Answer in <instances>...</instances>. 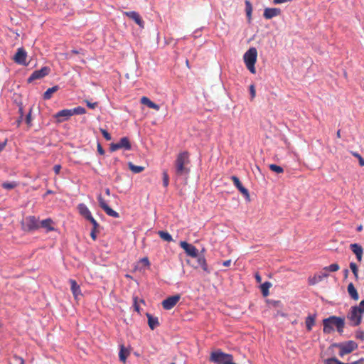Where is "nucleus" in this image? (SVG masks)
<instances>
[{"label":"nucleus","mask_w":364,"mask_h":364,"mask_svg":"<svg viewBox=\"0 0 364 364\" xmlns=\"http://www.w3.org/2000/svg\"><path fill=\"white\" fill-rule=\"evenodd\" d=\"M363 314L357 306H352L347 314V318L351 326H358L362 321Z\"/></svg>","instance_id":"nucleus-6"},{"label":"nucleus","mask_w":364,"mask_h":364,"mask_svg":"<svg viewBox=\"0 0 364 364\" xmlns=\"http://www.w3.org/2000/svg\"><path fill=\"white\" fill-rule=\"evenodd\" d=\"M358 344L353 341H348L342 343H333L331 347L339 349L338 355L343 357L345 355L349 354L358 348Z\"/></svg>","instance_id":"nucleus-3"},{"label":"nucleus","mask_w":364,"mask_h":364,"mask_svg":"<svg viewBox=\"0 0 364 364\" xmlns=\"http://www.w3.org/2000/svg\"><path fill=\"white\" fill-rule=\"evenodd\" d=\"M230 359H232L231 354L225 353L220 350H218L210 353L209 360L215 364H226Z\"/></svg>","instance_id":"nucleus-5"},{"label":"nucleus","mask_w":364,"mask_h":364,"mask_svg":"<svg viewBox=\"0 0 364 364\" xmlns=\"http://www.w3.org/2000/svg\"><path fill=\"white\" fill-rule=\"evenodd\" d=\"M145 265L149 266L150 263L147 257L142 258L141 260Z\"/></svg>","instance_id":"nucleus-53"},{"label":"nucleus","mask_w":364,"mask_h":364,"mask_svg":"<svg viewBox=\"0 0 364 364\" xmlns=\"http://www.w3.org/2000/svg\"><path fill=\"white\" fill-rule=\"evenodd\" d=\"M72 111H73V114H84L86 113V110L84 107H75L74 109H72Z\"/></svg>","instance_id":"nucleus-38"},{"label":"nucleus","mask_w":364,"mask_h":364,"mask_svg":"<svg viewBox=\"0 0 364 364\" xmlns=\"http://www.w3.org/2000/svg\"><path fill=\"white\" fill-rule=\"evenodd\" d=\"M344 274H345V277H348V269H345L344 270Z\"/></svg>","instance_id":"nucleus-62"},{"label":"nucleus","mask_w":364,"mask_h":364,"mask_svg":"<svg viewBox=\"0 0 364 364\" xmlns=\"http://www.w3.org/2000/svg\"><path fill=\"white\" fill-rule=\"evenodd\" d=\"M255 279H256L257 282L261 283V282H262V277L258 273H256L255 274Z\"/></svg>","instance_id":"nucleus-54"},{"label":"nucleus","mask_w":364,"mask_h":364,"mask_svg":"<svg viewBox=\"0 0 364 364\" xmlns=\"http://www.w3.org/2000/svg\"><path fill=\"white\" fill-rule=\"evenodd\" d=\"M306 326L309 331H311L313 326L315 324V316H309L306 318Z\"/></svg>","instance_id":"nucleus-31"},{"label":"nucleus","mask_w":364,"mask_h":364,"mask_svg":"<svg viewBox=\"0 0 364 364\" xmlns=\"http://www.w3.org/2000/svg\"><path fill=\"white\" fill-rule=\"evenodd\" d=\"M271 287L272 284L269 282H265L261 285V291L264 296H267L269 295V289Z\"/></svg>","instance_id":"nucleus-30"},{"label":"nucleus","mask_w":364,"mask_h":364,"mask_svg":"<svg viewBox=\"0 0 364 364\" xmlns=\"http://www.w3.org/2000/svg\"><path fill=\"white\" fill-rule=\"evenodd\" d=\"M257 51L254 47L250 48L244 54L243 59L247 68L252 73H256L255 65L257 62Z\"/></svg>","instance_id":"nucleus-4"},{"label":"nucleus","mask_w":364,"mask_h":364,"mask_svg":"<svg viewBox=\"0 0 364 364\" xmlns=\"http://www.w3.org/2000/svg\"><path fill=\"white\" fill-rule=\"evenodd\" d=\"M53 220L50 218H47L46 220H43L41 223H39L40 227L46 229L47 231H52L54 230L53 227Z\"/></svg>","instance_id":"nucleus-26"},{"label":"nucleus","mask_w":364,"mask_h":364,"mask_svg":"<svg viewBox=\"0 0 364 364\" xmlns=\"http://www.w3.org/2000/svg\"><path fill=\"white\" fill-rule=\"evenodd\" d=\"M190 164V154L188 151L180 152L174 163L175 174L177 177L187 176L189 174L190 168L188 166Z\"/></svg>","instance_id":"nucleus-1"},{"label":"nucleus","mask_w":364,"mask_h":364,"mask_svg":"<svg viewBox=\"0 0 364 364\" xmlns=\"http://www.w3.org/2000/svg\"><path fill=\"white\" fill-rule=\"evenodd\" d=\"M87 220H89L92 224V225H93L92 229H95V230L97 229V228L99 227V224L92 216H91V218H89Z\"/></svg>","instance_id":"nucleus-42"},{"label":"nucleus","mask_w":364,"mask_h":364,"mask_svg":"<svg viewBox=\"0 0 364 364\" xmlns=\"http://www.w3.org/2000/svg\"><path fill=\"white\" fill-rule=\"evenodd\" d=\"M180 246L184 250L186 253L193 257H198V249L191 244L188 243L185 241H181L180 242Z\"/></svg>","instance_id":"nucleus-12"},{"label":"nucleus","mask_w":364,"mask_h":364,"mask_svg":"<svg viewBox=\"0 0 364 364\" xmlns=\"http://www.w3.org/2000/svg\"><path fill=\"white\" fill-rule=\"evenodd\" d=\"M22 226L26 231H32L40 228L38 220L33 215L26 217L22 222Z\"/></svg>","instance_id":"nucleus-7"},{"label":"nucleus","mask_w":364,"mask_h":364,"mask_svg":"<svg viewBox=\"0 0 364 364\" xmlns=\"http://www.w3.org/2000/svg\"><path fill=\"white\" fill-rule=\"evenodd\" d=\"M129 168L134 173H139L142 172L144 170V167L141 166H136L133 164L132 162L128 163Z\"/></svg>","instance_id":"nucleus-32"},{"label":"nucleus","mask_w":364,"mask_h":364,"mask_svg":"<svg viewBox=\"0 0 364 364\" xmlns=\"http://www.w3.org/2000/svg\"><path fill=\"white\" fill-rule=\"evenodd\" d=\"M180 299L181 296L179 294L169 296L162 301V306L166 310H170L176 305Z\"/></svg>","instance_id":"nucleus-11"},{"label":"nucleus","mask_w":364,"mask_h":364,"mask_svg":"<svg viewBox=\"0 0 364 364\" xmlns=\"http://www.w3.org/2000/svg\"><path fill=\"white\" fill-rule=\"evenodd\" d=\"M27 53L23 48H19L13 57L14 61L18 65H27L26 63Z\"/></svg>","instance_id":"nucleus-10"},{"label":"nucleus","mask_w":364,"mask_h":364,"mask_svg":"<svg viewBox=\"0 0 364 364\" xmlns=\"http://www.w3.org/2000/svg\"><path fill=\"white\" fill-rule=\"evenodd\" d=\"M163 185L164 187H167L169 184V176L166 171H163Z\"/></svg>","instance_id":"nucleus-40"},{"label":"nucleus","mask_w":364,"mask_h":364,"mask_svg":"<svg viewBox=\"0 0 364 364\" xmlns=\"http://www.w3.org/2000/svg\"><path fill=\"white\" fill-rule=\"evenodd\" d=\"M339 269H340V266L337 263L331 264V265L323 268V272H327V273L328 272H335L338 271Z\"/></svg>","instance_id":"nucleus-33"},{"label":"nucleus","mask_w":364,"mask_h":364,"mask_svg":"<svg viewBox=\"0 0 364 364\" xmlns=\"http://www.w3.org/2000/svg\"><path fill=\"white\" fill-rule=\"evenodd\" d=\"M50 69L48 67H43L38 70L34 71L31 75L28 77V81L29 82H32L36 79H41L47 75H48Z\"/></svg>","instance_id":"nucleus-13"},{"label":"nucleus","mask_w":364,"mask_h":364,"mask_svg":"<svg viewBox=\"0 0 364 364\" xmlns=\"http://www.w3.org/2000/svg\"><path fill=\"white\" fill-rule=\"evenodd\" d=\"M186 65L189 68V62H188V60H186Z\"/></svg>","instance_id":"nucleus-64"},{"label":"nucleus","mask_w":364,"mask_h":364,"mask_svg":"<svg viewBox=\"0 0 364 364\" xmlns=\"http://www.w3.org/2000/svg\"><path fill=\"white\" fill-rule=\"evenodd\" d=\"M70 289L73 294L75 298L79 295H81V290L80 286L77 284L75 280L70 279Z\"/></svg>","instance_id":"nucleus-22"},{"label":"nucleus","mask_w":364,"mask_h":364,"mask_svg":"<svg viewBox=\"0 0 364 364\" xmlns=\"http://www.w3.org/2000/svg\"><path fill=\"white\" fill-rule=\"evenodd\" d=\"M289 1H291V0H274L273 1L274 4H283V3L289 2Z\"/></svg>","instance_id":"nucleus-52"},{"label":"nucleus","mask_w":364,"mask_h":364,"mask_svg":"<svg viewBox=\"0 0 364 364\" xmlns=\"http://www.w3.org/2000/svg\"><path fill=\"white\" fill-rule=\"evenodd\" d=\"M355 338L361 341L364 340V331H357L355 333Z\"/></svg>","instance_id":"nucleus-43"},{"label":"nucleus","mask_w":364,"mask_h":364,"mask_svg":"<svg viewBox=\"0 0 364 364\" xmlns=\"http://www.w3.org/2000/svg\"><path fill=\"white\" fill-rule=\"evenodd\" d=\"M124 15L134 21V22L141 28H144V22L140 15L136 11H124Z\"/></svg>","instance_id":"nucleus-15"},{"label":"nucleus","mask_w":364,"mask_h":364,"mask_svg":"<svg viewBox=\"0 0 364 364\" xmlns=\"http://www.w3.org/2000/svg\"><path fill=\"white\" fill-rule=\"evenodd\" d=\"M129 353H130L128 349H127L124 346H121L119 353V360L124 363Z\"/></svg>","instance_id":"nucleus-27"},{"label":"nucleus","mask_w":364,"mask_h":364,"mask_svg":"<svg viewBox=\"0 0 364 364\" xmlns=\"http://www.w3.org/2000/svg\"><path fill=\"white\" fill-rule=\"evenodd\" d=\"M328 273L324 272L323 270H322L320 274H315L312 277H309L308 282L309 285H315L317 283L321 282L324 278H326L328 277Z\"/></svg>","instance_id":"nucleus-17"},{"label":"nucleus","mask_w":364,"mask_h":364,"mask_svg":"<svg viewBox=\"0 0 364 364\" xmlns=\"http://www.w3.org/2000/svg\"><path fill=\"white\" fill-rule=\"evenodd\" d=\"M226 364H236L233 362V358L228 360V362Z\"/></svg>","instance_id":"nucleus-60"},{"label":"nucleus","mask_w":364,"mask_h":364,"mask_svg":"<svg viewBox=\"0 0 364 364\" xmlns=\"http://www.w3.org/2000/svg\"><path fill=\"white\" fill-rule=\"evenodd\" d=\"M97 230L92 229L90 232V236L93 240H95L97 239V235H96Z\"/></svg>","instance_id":"nucleus-49"},{"label":"nucleus","mask_w":364,"mask_h":364,"mask_svg":"<svg viewBox=\"0 0 364 364\" xmlns=\"http://www.w3.org/2000/svg\"><path fill=\"white\" fill-rule=\"evenodd\" d=\"M146 316L148 318L149 326L151 330L155 329L159 326V322L157 317H154L150 314H146Z\"/></svg>","instance_id":"nucleus-23"},{"label":"nucleus","mask_w":364,"mask_h":364,"mask_svg":"<svg viewBox=\"0 0 364 364\" xmlns=\"http://www.w3.org/2000/svg\"><path fill=\"white\" fill-rule=\"evenodd\" d=\"M323 333L329 334L333 331V326H336L337 331L341 333L343 331L345 326L344 318L332 316L323 320Z\"/></svg>","instance_id":"nucleus-2"},{"label":"nucleus","mask_w":364,"mask_h":364,"mask_svg":"<svg viewBox=\"0 0 364 364\" xmlns=\"http://www.w3.org/2000/svg\"><path fill=\"white\" fill-rule=\"evenodd\" d=\"M350 248L352 252L355 255L356 259L359 262L362 261L363 255V249L362 246L357 243H353L350 245Z\"/></svg>","instance_id":"nucleus-18"},{"label":"nucleus","mask_w":364,"mask_h":364,"mask_svg":"<svg viewBox=\"0 0 364 364\" xmlns=\"http://www.w3.org/2000/svg\"><path fill=\"white\" fill-rule=\"evenodd\" d=\"M77 209L81 215H82L85 218L88 219L91 218L92 214L87 207L84 203H80L77 205Z\"/></svg>","instance_id":"nucleus-21"},{"label":"nucleus","mask_w":364,"mask_h":364,"mask_svg":"<svg viewBox=\"0 0 364 364\" xmlns=\"http://www.w3.org/2000/svg\"><path fill=\"white\" fill-rule=\"evenodd\" d=\"M198 264L196 268L201 267L205 272H209L206 260L203 256H199L197 259Z\"/></svg>","instance_id":"nucleus-28"},{"label":"nucleus","mask_w":364,"mask_h":364,"mask_svg":"<svg viewBox=\"0 0 364 364\" xmlns=\"http://www.w3.org/2000/svg\"><path fill=\"white\" fill-rule=\"evenodd\" d=\"M250 91L251 95V99L253 100L256 95V91L254 85L250 86Z\"/></svg>","instance_id":"nucleus-45"},{"label":"nucleus","mask_w":364,"mask_h":364,"mask_svg":"<svg viewBox=\"0 0 364 364\" xmlns=\"http://www.w3.org/2000/svg\"><path fill=\"white\" fill-rule=\"evenodd\" d=\"M323 364H364V358H360L356 361L352 362L350 363H345L340 361L336 358H330L325 359L323 360Z\"/></svg>","instance_id":"nucleus-20"},{"label":"nucleus","mask_w":364,"mask_h":364,"mask_svg":"<svg viewBox=\"0 0 364 364\" xmlns=\"http://www.w3.org/2000/svg\"><path fill=\"white\" fill-rule=\"evenodd\" d=\"M158 235L164 241L171 242L173 240L171 235L168 232L161 230L158 232Z\"/></svg>","instance_id":"nucleus-35"},{"label":"nucleus","mask_w":364,"mask_h":364,"mask_svg":"<svg viewBox=\"0 0 364 364\" xmlns=\"http://www.w3.org/2000/svg\"><path fill=\"white\" fill-rule=\"evenodd\" d=\"M73 111L71 109H62L59 112H58L55 115L54 117L57 119L58 122H62L65 120L68 119L71 116H73Z\"/></svg>","instance_id":"nucleus-14"},{"label":"nucleus","mask_w":364,"mask_h":364,"mask_svg":"<svg viewBox=\"0 0 364 364\" xmlns=\"http://www.w3.org/2000/svg\"><path fill=\"white\" fill-rule=\"evenodd\" d=\"M99 205L101 207V208L109 215L112 216L113 218H119V215L117 212L112 210L106 203L105 199L102 198V195L100 194L97 196Z\"/></svg>","instance_id":"nucleus-9"},{"label":"nucleus","mask_w":364,"mask_h":364,"mask_svg":"<svg viewBox=\"0 0 364 364\" xmlns=\"http://www.w3.org/2000/svg\"><path fill=\"white\" fill-rule=\"evenodd\" d=\"M353 156L358 158L359 159V164L361 166H364V159L358 153H354Z\"/></svg>","instance_id":"nucleus-44"},{"label":"nucleus","mask_w":364,"mask_h":364,"mask_svg":"<svg viewBox=\"0 0 364 364\" xmlns=\"http://www.w3.org/2000/svg\"><path fill=\"white\" fill-rule=\"evenodd\" d=\"M100 132L106 140L110 141L112 139L110 134L108 133L105 129H100Z\"/></svg>","instance_id":"nucleus-41"},{"label":"nucleus","mask_w":364,"mask_h":364,"mask_svg":"<svg viewBox=\"0 0 364 364\" xmlns=\"http://www.w3.org/2000/svg\"><path fill=\"white\" fill-rule=\"evenodd\" d=\"M97 151L101 155H103L105 154V151H104L103 148L102 147V146L100 145V144H97Z\"/></svg>","instance_id":"nucleus-51"},{"label":"nucleus","mask_w":364,"mask_h":364,"mask_svg":"<svg viewBox=\"0 0 364 364\" xmlns=\"http://www.w3.org/2000/svg\"><path fill=\"white\" fill-rule=\"evenodd\" d=\"M30 120H31V115L29 114L26 117V122H27L28 124L30 122Z\"/></svg>","instance_id":"nucleus-58"},{"label":"nucleus","mask_w":364,"mask_h":364,"mask_svg":"<svg viewBox=\"0 0 364 364\" xmlns=\"http://www.w3.org/2000/svg\"><path fill=\"white\" fill-rule=\"evenodd\" d=\"M18 183L16 181H11V182H4L1 184V187L6 190H12L17 187Z\"/></svg>","instance_id":"nucleus-34"},{"label":"nucleus","mask_w":364,"mask_h":364,"mask_svg":"<svg viewBox=\"0 0 364 364\" xmlns=\"http://www.w3.org/2000/svg\"><path fill=\"white\" fill-rule=\"evenodd\" d=\"M362 230H363V226H362V225H359V226L357 228V231H358V232H360Z\"/></svg>","instance_id":"nucleus-59"},{"label":"nucleus","mask_w":364,"mask_h":364,"mask_svg":"<svg viewBox=\"0 0 364 364\" xmlns=\"http://www.w3.org/2000/svg\"><path fill=\"white\" fill-rule=\"evenodd\" d=\"M245 11L247 16L248 17L249 20H250L252 12V6L249 1H245Z\"/></svg>","instance_id":"nucleus-36"},{"label":"nucleus","mask_w":364,"mask_h":364,"mask_svg":"<svg viewBox=\"0 0 364 364\" xmlns=\"http://www.w3.org/2000/svg\"><path fill=\"white\" fill-rule=\"evenodd\" d=\"M85 102L86 103L87 106L91 109H95L97 105V102H90L87 100H85Z\"/></svg>","instance_id":"nucleus-46"},{"label":"nucleus","mask_w":364,"mask_h":364,"mask_svg":"<svg viewBox=\"0 0 364 364\" xmlns=\"http://www.w3.org/2000/svg\"><path fill=\"white\" fill-rule=\"evenodd\" d=\"M357 307H358L360 310V313L363 314L364 313V300L361 301Z\"/></svg>","instance_id":"nucleus-48"},{"label":"nucleus","mask_w":364,"mask_h":364,"mask_svg":"<svg viewBox=\"0 0 364 364\" xmlns=\"http://www.w3.org/2000/svg\"><path fill=\"white\" fill-rule=\"evenodd\" d=\"M336 136H337L338 138L341 137V131L340 130L337 131Z\"/></svg>","instance_id":"nucleus-61"},{"label":"nucleus","mask_w":364,"mask_h":364,"mask_svg":"<svg viewBox=\"0 0 364 364\" xmlns=\"http://www.w3.org/2000/svg\"><path fill=\"white\" fill-rule=\"evenodd\" d=\"M269 168L271 171L277 173H282L284 172V168L282 166L276 164H269Z\"/></svg>","instance_id":"nucleus-37"},{"label":"nucleus","mask_w":364,"mask_h":364,"mask_svg":"<svg viewBox=\"0 0 364 364\" xmlns=\"http://www.w3.org/2000/svg\"><path fill=\"white\" fill-rule=\"evenodd\" d=\"M230 264H231V260L229 259V260L224 261L223 263V265L225 267H228L230 265Z\"/></svg>","instance_id":"nucleus-56"},{"label":"nucleus","mask_w":364,"mask_h":364,"mask_svg":"<svg viewBox=\"0 0 364 364\" xmlns=\"http://www.w3.org/2000/svg\"><path fill=\"white\" fill-rule=\"evenodd\" d=\"M61 168L62 167L60 164H56L54 166L53 170H54V172L55 173V174H59Z\"/></svg>","instance_id":"nucleus-47"},{"label":"nucleus","mask_w":364,"mask_h":364,"mask_svg":"<svg viewBox=\"0 0 364 364\" xmlns=\"http://www.w3.org/2000/svg\"><path fill=\"white\" fill-rule=\"evenodd\" d=\"M141 102L143 104V105H146L147 107H149V108H151V109H154L155 110H159L160 109V107L159 105H156V103L153 102L152 101H151L147 97H142L141 98Z\"/></svg>","instance_id":"nucleus-25"},{"label":"nucleus","mask_w":364,"mask_h":364,"mask_svg":"<svg viewBox=\"0 0 364 364\" xmlns=\"http://www.w3.org/2000/svg\"><path fill=\"white\" fill-rule=\"evenodd\" d=\"M105 193H106V194H107V195H108V196H109V195L110 194V191H109V188H107V189L105 190Z\"/></svg>","instance_id":"nucleus-63"},{"label":"nucleus","mask_w":364,"mask_h":364,"mask_svg":"<svg viewBox=\"0 0 364 364\" xmlns=\"http://www.w3.org/2000/svg\"><path fill=\"white\" fill-rule=\"evenodd\" d=\"M134 309H135V310H136V311H138V312H139V305H138V304H137V303H136V298H134Z\"/></svg>","instance_id":"nucleus-55"},{"label":"nucleus","mask_w":364,"mask_h":364,"mask_svg":"<svg viewBox=\"0 0 364 364\" xmlns=\"http://www.w3.org/2000/svg\"><path fill=\"white\" fill-rule=\"evenodd\" d=\"M110 151H115L120 149H124L125 150H130L132 149V145L129 141V139L128 137L124 136L120 139L119 142L117 143H112L110 144Z\"/></svg>","instance_id":"nucleus-8"},{"label":"nucleus","mask_w":364,"mask_h":364,"mask_svg":"<svg viewBox=\"0 0 364 364\" xmlns=\"http://www.w3.org/2000/svg\"><path fill=\"white\" fill-rule=\"evenodd\" d=\"M350 268L353 273L355 279L358 278V269L357 267V264L355 262H350Z\"/></svg>","instance_id":"nucleus-39"},{"label":"nucleus","mask_w":364,"mask_h":364,"mask_svg":"<svg viewBox=\"0 0 364 364\" xmlns=\"http://www.w3.org/2000/svg\"><path fill=\"white\" fill-rule=\"evenodd\" d=\"M347 290H348V294L353 300L358 301L359 299L358 293L353 283H350L348 285Z\"/></svg>","instance_id":"nucleus-24"},{"label":"nucleus","mask_w":364,"mask_h":364,"mask_svg":"<svg viewBox=\"0 0 364 364\" xmlns=\"http://www.w3.org/2000/svg\"><path fill=\"white\" fill-rule=\"evenodd\" d=\"M58 89L59 87L58 85L48 88L43 94V99L50 100L52 97L53 94L57 92Z\"/></svg>","instance_id":"nucleus-29"},{"label":"nucleus","mask_w":364,"mask_h":364,"mask_svg":"<svg viewBox=\"0 0 364 364\" xmlns=\"http://www.w3.org/2000/svg\"><path fill=\"white\" fill-rule=\"evenodd\" d=\"M281 10L278 8H266L264 11L263 16L266 19H271L273 17L280 15Z\"/></svg>","instance_id":"nucleus-19"},{"label":"nucleus","mask_w":364,"mask_h":364,"mask_svg":"<svg viewBox=\"0 0 364 364\" xmlns=\"http://www.w3.org/2000/svg\"><path fill=\"white\" fill-rule=\"evenodd\" d=\"M14 359L18 362L19 364H24V360L21 358V357H19V356H14Z\"/></svg>","instance_id":"nucleus-50"},{"label":"nucleus","mask_w":364,"mask_h":364,"mask_svg":"<svg viewBox=\"0 0 364 364\" xmlns=\"http://www.w3.org/2000/svg\"><path fill=\"white\" fill-rule=\"evenodd\" d=\"M231 180L233 182L234 185L237 188V189L247 198H250V194H249V191L247 188H245L242 183L240 182V179L235 176H232L231 177Z\"/></svg>","instance_id":"nucleus-16"},{"label":"nucleus","mask_w":364,"mask_h":364,"mask_svg":"<svg viewBox=\"0 0 364 364\" xmlns=\"http://www.w3.org/2000/svg\"><path fill=\"white\" fill-rule=\"evenodd\" d=\"M6 142H4V143H0V152L4 149V148L6 146Z\"/></svg>","instance_id":"nucleus-57"}]
</instances>
